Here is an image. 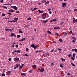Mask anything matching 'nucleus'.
Wrapping results in <instances>:
<instances>
[{"instance_id":"f257e3e1","label":"nucleus","mask_w":77,"mask_h":77,"mask_svg":"<svg viewBox=\"0 0 77 77\" xmlns=\"http://www.w3.org/2000/svg\"><path fill=\"white\" fill-rule=\"evenodd\" d=\"M47 17V14L45 13H43L42 16V19H45Z\"/></svg>"},{"instance_id":"f03ea898","label":"nucleus","mask_w":77,"mask_h":77,"mask_svg":"<svg viewBox=\"0 0 77 77\" xmlns=\"http://www.w3.org/2000/svg\"><path fill=\"white\" fill-rule=\"evenodd\" d=\"M31 47L33 48H38V46H37V45H35L34 44H32L31 45Z\"/></svg>"},{"instance_id":"7ed1b4c3","label":"nucleus","mask_w":77,"mask_h":77,"mask_svg":"<svg viewBox=\"0 0 77 77\" xmlns=\"http://www.w3.org/2000/svg\"><path fill=\"white\" fill-rule=\"evenodd\" d=\"M18 65H19V64H17L15 65V66L14 67V69H17V68L18 67Z\"/></svg>"},{"instance_id":"20e7f679","label":"nucleus","mask_w":77,"mask_h":77,"mask_svg":"<svg viewBox=\"0 0 77 77\" xmlns=\"http://www.w3.org/2000/svg\"><path fill=\"white\" fill-rule=\"evenodd\" d=\"M11 8H14V9H15V10H17V7L15 6H11Z\"/></svg>"},{"instance_id":"39448f33","label":"nucleus","mask_w":77,"mask_h":77,"mask_svg":"<svg viewBox=\"0 0 77 77\" xmlns=\"http://www.w3.org/2000/svg\"><path fill=\"white\" fill-rule=\"evenodd\" d=\"M14 60L15 62H18L19 60V58H15L14 59Z\"/></svg>"},{"instance_id":"423d86ee","label":"nucleus","mask_w":77,"mask_h":77,"mask_svg":"<svg viewBox=\"0 0 77 77\" xmlns=\"http://www.w3.org/2000/svg\"><path fill=\"white\" fill-rule=\"evenodd\" d=\"M11 74V71H8L7 73H6V74L7 75H9L10 74Z\"/></svg>"},{"instance_id":"0eeeda50","label":"nucleus","mask_w":77,"mask_h":77,"mask_svg":"<svg viewBox=\"0 0 77 77\" xmlns=\"http://www.w3.org/2000/svg\"><path fill=\"white\" fill-rule=\"evenodd\" d=\"M14 19L15 21L17 22V21L18 20V18H16V17H14Z\"/></svg>"},{"instance_id":"6e6552de","label":"nucleus","mask_w":77,"mask_h":77,"mask_svg":"<svg viewBox=\"0 0 77 77\" xmlns=\"http://www.w3.org/2000/svg\"><path fill=\"white\" fill-rule=\"evenodd\" d=\"M15 44H16V43H13L12 45L11 46L12 47H14V46H15Z\"/></svg>"},{"instance_id":"1a4fd4ad","label":"nucleus","mask_w":77,"mask_h":77,"mask_svg":"<svg viewBox=\"0 0 77 77\" xmlns=\"http://www.w3.org/2000/svg\"><path fill=\"white\" fill-rule=\"evenodd\" d=\"M44 70V69L42 68V69L40 70V71L41 72H43Z\"/></svg>"},{"instance_id":"9d476101","label":"nucleus","mask_w":77,"mask_h":77,"mask_svg":"<svg viewBox=\"0 0 77 77\" xmlns=\"http://www.w3.org/2000/svg\"><path fill=\"white\" fill-rule=\"evenodd\" d=\"M26 38H25L22 39L21 40H20L19 41H25Z\"/></svg>"},{"instance_id":"9b49d317","label":"nucleus","mask_w":77,"mask_h":77,"mask_svg":"<svg viewBox=\"0 0 77 77\" xmlns=\"http://www.w3.org/2000/svg\"><path fill=\"white\" fill-rule=\"evenodd\" d=\"M62 7H63L64 6H66V3H62Z\"/></svg>"},{"instance_id":"f8f14e48","label":"nucleus","mask_w":77,"mask_h":77,"mask_svg":"<svg viewBox=\"0 0 77 77\" xmlns=\"http://www.w3.org/2000/svg\"><path fill=\"white\" fill-rule=\"evenodd\" d=\"M32 67V68H34L35 69H36V65H33Z\"/></svg>"},{"instance_id":"ddd939ff","label":"nucleus","mask_w":77,"mask_h":77,"mask_svg":"<svg viewBox=\"0 0 77 77\" xmlns=\"http://www.w3.org/2000/svg\"><path fill=\"white\" fill-rule=\"evenodd\" d=\"M21 75H23L24 76H26V73H21Z\"/></svg>"},{"instance_id":"4468645a","label":"nucleus","mask_w":77,"mask_h":77,"mask_svg":"<svg viewBox=\"0 0 77 77\" xmlns=\"http://www.w3.org/2000/svg\"><path fill=\"white\" fill-rule=\"evenodd\" d=\"M72 50V51H75V52H77V49H73Z\"/></svg>"},{"instance_id":"2eb2a0df","label":"nucleus","mask_w":77,"mask_h":77,"mask_svg":"<svg viewBox=\"0 0 77 77\" xmlns=\"http://www.w3.org/2000/svg\"><path fill=\"white\" fill-rule=\"evenodd\" d=\"M76 22H77V19L75 20H73V24H74V23H76Z\"/></svg>"},{"instance_id":"dca6fc26","label":"nucleus","mask_w":77,"mask_h":77,"mask_svg":"<svg viewBox=\"0 0 77 77\" xmlns=\"http://www.w3.org/2000/svg\"><path fill=\"white\" fill-rule=\"evenodd\" d=\"M55 35H57V36H59V37H60V35H59V33L57 32H56L55 33Z\"/></svg>"},{"instance_id":"f3484780","label":"nucleus","mask_w":77,"mask_h":77,"mask_svg":"<svg viewBox=\"0 0 77 77\" xmlns=\"http://www.w3.org/2000/svg\"><path fill=\"white\" fill-rule=\"evenodd\" d=\"M19 30H20L19 31V33H23L22 31H21V29H19Z\"/></svg>"},{"instance_id":"a211bd4d","label":"nucleus","mask_w":77,"mask_h":77,"mask_svg":"<svg viewBox=\"0 0 77 77\" xmlns=\"http://www.w3.org/2000/svg\"><path fill=\"white\" fill-rule=\"evenodd\" d=\"M63 35L64 36H66V35H67V33H66V32H65Z\"/></svg>"},{"instance_id":"6ab92c4d","label":"nucleus","mask_w":77,"mask_h":77,"mask_svg":"<svg viewBox=\"0 0 77 77\" xmlns=\"http://www.w3.org/2000/svg\"><path fill=\"white\" fill-rule=\"evenodd\" d=\"M42 51V50H41V51H35V53H38V52H41Z\"/></svg>"},{"instance_id":"aec40b11","label":"nucleus","mask_w":77,"mask_h":77,"mask_svg":"<svg viewBox=\"0 0 77 77\" xmlns=\"http://www.w3.org/2000/svg\"><path fill=\"white\" fill-rule=\"evenodd\" d=\"M41 2L42 3H45V2H46V1H45L44 0H42L41 1Z\"/></svg>"},{"instance_id":"412c9836","label":"nucleus","mask_w":77,"mask_h":77,"mask_svg":"<svg viewBox=\"0 0 77 77\" xmlns=\"http://www.w3.org/2000/svg\"><path fill=\"white\" fill-rule=\"evenodd\" d=\"M14 11V10L12 9H10L9 10V12H12Z\"/></svg>"},{"instance_id":"4be33fe9","label":"nucleus","mask_w":77,"mask_h":77,"mask_svg":"<svg viewBox=\"0 0 77 77\" xmlns=\"http://www.w3.org/2000/svg\"><path fill=\"white\" fill-rule=\"evenodd\" d=\"M59 41L61 43H62V42H63V40H62V39H59Z\"/></svg>"},{"instance_id":"5701e85b","label":"nucleus","mask_w":77,"mask_h":77,"mask_svg":"<svg viewBox=\"0 0 77 77\" xmlns=\"http://www.w3.org/2000/svg\"><path fill=\"white\" fill-rule=\"evenodd\" d=\"M47 32L48 33H49V34H51V32L49 30H48Z\"/></svg>"},{"instance_id":"b1692460","label":"nucleus","mask_w":77,"mask_h":77,"mask_svg":"<svg viewBox=\"0 0 77 77\" xmlns=\"http://www.w3.org/2000/svg\"><path fill=\"white\" fill-rule=\"evenodd\" d=\"M27 20H31L32 18H31V17H28L27 19Z\"/></svg>"},{"instance_id":"393cba45","label":"nucleus","mask_w":77,"mask_h":77,"mask_svg":"<svg viewBox=\"0 0 77 77\" xmlns=\"http://www.w3.org/2000/svg\"><path fill=\"white\" fill-rule=\"evenodd\" d=\"M48 21V20H47L46 21H43V23H47V22Z\"/></svg>"},{"instance_id":"a878e982","label":"nucleus","mask_w":77,"mask_h":77,"mask_svg":"<svg viewBox=\"0 0 77 77\" xmlns=\"http://www.w3.org/2000/svg\"><path fill=\"white\" fill-rule=\"evenodd\" d=\"M17 38H20V37H21V35H17Z\"/></svg>"},{"instance_id":"bb28decb","label":"nucleus","mask_w":77,"mask_h":77,"mask_svg":"<svg viewBox=\"0 0 77 77\" xmlns=\"http://www.w3.org/2000/svg\"><path fill=\"white\" fill-rule=\"evenodd\" d=\"M48 3H49V1H48L45 3V5H47V4H48Z\"/></svg>"},{"instance_id":"cd10ccee","label":"nucleus","mask_w":77,"mask_h":77,"mask_svg":"<svg viewBox=\"0 0 77 77\" xmlns=\"http://www.w3.org/2000/svg\"><path fill=\"white\" fill-rule=\"evenodd\" d=\"M14 34L13 33H11V37H12V36H14Z\"/></svg>"},{"instance_id":"c85d7f7f","label":"nucleus","mask_w":77,"mask_h":77,"mask_svg":"<svg viewBox=\"0 0 77 77\" xmlns=\"http://www.w3.org/2000/svg\"><path fill=\"white\" fill-rule=\"evenodd\" d=\"M72 39H74V40L76 41V39H75V37H72Z\"/></svg>"},{"instance_id":"c756f323","label":"nucleus","mask_w":77,"mask_h":77,"mask_svg":"<svg viewBox=\"0 0 77 77\" xmlns=\"http://www.w3.org/2000/svg\"><path fill=\"white\" fill-rule=\"evenodd\" d=\"M5 31H8H8H9V29H8V28H6L5 29Z\"/></svg>"},{"instance_id":"7c9ffc66","label":"nucleus","mask_w":77,"mask_h":77,"mask_svg":"<svg viewBox=\"0 0 77 77\" xmlns=\"http://www.w3.org/2000/svg\"><path fill=\"white\" fill-rule=\"evenodd\" d=\"M5 15H6L5 14H4L3 13L2 14V17H5Z\"/></svg>"},{"instance_id":"2f4dec72","label":"nucleus","mask_w":77,"mask_h":77,"mask_svg":"<svg viewBox=\"0 0 77 77\" xmlns=\"http://www.w3.org/2000/svg\"><path fill=\"white\" fill-rule=\"evenodd\" d=\"M63 24H64V22H63L60 23V25H62Z\"/></svg>"},{"instance_id":"473e14b6","label":"nucleus","mask_w":77,"mask_h":77,"mask_svg":"<svg viewBox=\"0 0 77 77\" xmlns=\"http://www.w3.org/2000/svg\"><path fill=\"white\" fill-rule=\"evenodd\" d=\"M21 51H20V50H17V53H20Z\"/></svg>"},{"instance_id":"72a5a7b5","label":"nucleus","mask_w":77,"mask_h":77,"mask_svg":"<svg viewBox=\"0 0 77 77\" xmlns=\"http://www.w3.org/2000/svg\"><path fill=\"white\" fill-rule=\"evenodd\" d=\"M71 59L72 60H74V57H71Z\"/></svg>"},{"instance_id":"f704fd0d","label":"nucleus","mask_w":77,"mask_h":77,"mask_svg":"<svg viewBox=\"0 0 77 77\" xmlns=\"http://www.w3.org/2000/svg\"><path fill=\"white\" fill-rule=\"evenodd\" d=\"M61 60L62 61H63V62H65V59H63V58H61Z\"/></svg>"},{"instance_id":"c9c22d12","label":"nucleus","mask_w":77,"mask_h":77,"mask_svg":"<svg viewBox=\"0 0 77 77\" xmlns=\"http://www.w3.org/2000/svg\"><path fill=\"white\" fill-rule=\"evenodd\" d=\"M71 64L72 66H75V65L74 64H73L72 63H71Z\"/></svg>"},{"instance_id":"e433bc0d","label":"nucleus","mask_w":77,"mask_h":77,"mask_svg":"<svg viewBox=\"0 0 77 77\" xmlns=\"http://www.w3.org/2000/svg\"><path fill=\"white\" fill-rule=\"evenodd\" d=\"M71 54H69V55H68V57H70L71 56Z\"/></svg>"},{"instance_id":"4c0bfd02","label":"nucleus","mask_w":77,"mask_h":77,"mask_svg":"<svg viewBox=\"0 0 77 77\" xmlns=\"http://www.w3.org/2000/svg\"><path fill=\"white\" fill-rule=\"evenodd\" d=\"M2 76H5V75L4 73H3L2 74Z\"/></svg>"},{"instance_id":"58836bf2","label":"nucleus","mask_w":77,"mask_h":77,"mask_svg":"<svg viewBox=\"0 0 77 77\" xmlns=\"http://www.w3.org/2000/svg\"><path fill=\"white\" fill-rule=\"evenodd\" d=\"M24 55H25V56H28V57H29V55H27V54H24Z\"/></svg>"},{"instance_id":"ea45409f","label":"nucleus","mask_w":77,"mask_h":77,"mask_svg":"<svg viewBox=\"0 0 77 77\" xmlns=\"http://www.w3.org/2000/svg\"><path fill=\"white\" fill-rule=\"evenodd\" d=\"M57 49L59 51H61V50H62V49L60 48H57Z\"/></svg>"},{"instance_id":"a19ab883","label":"nucleus","mask_w":77,"mask_h":77,"mask_svg":"<svg viewBox=\"0 0 77 77\" xmlns=\"http://www.w3.org/2000/svg\"><path fill=\"white\" fill-rule=\"evenodd\" d=\"M69 33H70V34H72V31H70Z\"/></svg>"},{"instance_id":"79ce46f5","label":"nucleus","mask_w":77,"mask_h":77,"mask_svg":"<svg viewBox=\"0 0 77 77\" xmlns=\"http://www.w3.org/2000/svg\"><path fill=\"white\" fill-rule=\"evenodd\" d=\"M47 54H45L43 55V56H44V57H46V56H47Z\"/></svg>"},{"instance_id":"37998d69","label":"nucleus","mask_w":77,"mask_h":77,"mask_svg":"<svg viewBox=\"0 0 77 77\" xmlns=\"http://www.w3.org/2000/svg\"><path fill=\"white\" fill-rule=\"evenodd\" d=\"M15 47H16V48H18V45H16Z\"/></svg>"},{"instance_id":"c03bdc74","label":"nucleus","mask_w":77,"mask_h":77,"mask_svg":"<svg viewBox=\"0 0 77 77\" xmlns=\"http://www.w3.org/2000/svg\"><path fill=\"white\" fill-rule=\"evenodd\" d=\"M22 68L23 67L21 66L20 67V68L19 69V70H20V69H22Z\"/></svg>"},{"instance_id":"a18cd8bd","label":"nucleus","mask_w":77,"mask_h":77,"mask_svg":"<svg viewBox=\"0 0 77 77\" xmlns=\"http://www.w3.org/2000/svg\"><path fill=\"white\" fill-rule=\"evenodd\" d=\"M51 66H54V64L53 63H52L51 64Z\"/></svg>"},{"instance_id":"49530a36","label":"nucleus","mask_w":77,"mask_h":77,"mask_svg":"<svg viewBox=\"0 0 77 77\" xmlns=\"http://www.w3.org/2000/svg\"><path fill=\"white\" fill-rule=\"evenodd\" d=\"M60 67H61V68H63V66L62 65V64H60Z\"/></svg>"},{"instance_id":"de8ad7c7","label":"nucleus","mask_w":77,"mask_h":77,"mask_svg":"<svg viewBox=\"0 0 77 77\" xmlns=\"http://www.w3.org/2000/svg\"><path fill=\"white\" fill-rule=\"evenodd\" d=\"M43 12H44V11H40V13L41 14L42 13H43Z\"/></svg>"},{"instance_id":"09e8293b","label":"nucleus","mask_w":77,"mask_h":77,"mask_svg":"<svg viewBox=\"0 0 77 77\" xmlns=\"http://www.w3.org/2000/svg\"><path fill=\"white\" fill-rule=\"evenodd\" d=\"M6 69H3V72H5V71H6Z\"/></svg>"},{"instance_id":"8fccbe9b","label":"nucleus","mask_w":77,"mask_h":77,"mask_svg":"<svg viewBox=\"0 0 77 77\" xmlns=\"http://www.w3.org/2000/svg\"><path fill=\"white\" fill-rule=\"evenodd\" d=\"M8 15H12V14L11 13H8Z\"/></svg>"},{"instance_id":"3c124183","label":"nucleus","mask_w":77,"mask_h":77,"mask_svg":"<svg viewBox=\"0 0 77 77\" xmlns=\"http://www.w3.org/2000/svg\"><path fill=\"white\" fill-rule=\"evenodd\" d=\"M52 20L53 21H56V20L55 19H52Z\"/></svg>"},{"instance_id":"603ef678","label":"nucleus","mask_w":77,"mask_h":77,"mask_svg":"<svg viewBox=\"0 0 77 77\" xmlns=\"http://www.w3.org/2000/svg\"><path fill=\"white\" fill-rule=\"evenodd\" d=\"M67 75H71V73H69L67 74Z\"/></svg>"},{"instance_id":"864d4df0","label":"nucleus","mask_w":77,"mask_h":77,"mask_svg":"<svg viewBox=\"0 0 77 77\" xmlns=\"http://www.w3.org/2000/svg\"><path fill=\"white\" fill-rule=\"evenodd\" d=\"M4 8H5V9H8V8L6 6H4Z\"/></svg>"},{"instance_id":"5fc2aeb1","label":"nucleus","mask_w":77,"mask_h":77,"mask_svg":"<svg viewBox=\"0 0 77 77\" xmlns=\"http://www.w3.org/2000/svg\"><path fill=\"white\" fill-rule=\"evenodd\" d=\"M54 49H53L52 50H51V53H52V52H53V51H54Z\"/></svg>"},{"instance_id":"6e6d98bb","label":"nucleus","mask_w":77,"mask_h":77,"mask_svg":"<svg viewBox=\"0 0 77 77\" xmlns=\"http://www.w3.org/2000/svg\"><path fill=\"white\" fill-rule=\"evenodd\" d=\"M34 11H35V10H36V9H37V8H34Z\"/></svg>"},{"instance_id":"4d7b16f0","label":"nucleus","mask_w":77,"mask_h":77,"mask_svg":"<svg viewBox=\"0 0 77 77\" xmlns=\"http://www.w3.org/2000/svg\"><path fill=\"white\" fill-rule=\"evenodd\" d=\"M12 22H16V23H17L16 21L14 20H12Z\"/></svg>"},{"instance_id":"13d9d810","label":"nucleus","mask_w":77,"mask_h":77,"mask_svg":"<svg viewBox=\"0 0 77 77\" xmlns=\"http://www.w3.org/2000/svg\"><path fill=\"white\" fill-rule=\"evenodd\" d=\"M1 3H3V0L0 1Z\"/></svg>"},{"instance_id":"bf43d9fd","label":"nucleus","mask_w":77,"mask_h":77,"mask_svg":"<svg viewBox=\"0 0 77 77\" xmlns=\"http://www.w3.org/2000/svg\"><path fill=\"white\" fill-rule=\"evenodd\" d=\"M74 11H75V12H77V9H74Z\"/></svg>"},{"instance_id":"052dcab7","label":"nucleus","mask_w":77,"mask_h":77,"mask_svg":"<svg viewBox=\"0 0 77 77\" xmlns=\"http://www.w3.org/2000/svg\"><path fill=\"white\" fill-rule=\"evenodd\" d=\"M29 72H30V73H32V70H30L29 71Z\"/></svg>"},{"instance_id":"680f3d73","label":"nucleus","mask_w":77,"mask_h":77,"mask_svg":"<svg viewBox=\"0 0 77 77\" xmlns=\"http://www.w3.org/2000/svg\"><path fill=\"white\" fill-rule=\"evenodd\" d=\"M8 60H9V61H11V58H9L8 59Z\"/></svg>"},{"instance_id":"e2e57ef3","label":"nucleus","mask_w":77,"mask_h":77,"mask_svg":"<svg viewBox=\"0 0 77 77\" xmlns=\"http://www.w3.org/2000/svg\"><path fill=\"white\" fill-rule=\"evenodd\" d=\"M24 64H23L22 66H21L23 68V66H24Z\"/></svg>"},{"instance_id":"0e129e2a","label":"nucleus","mask_w":77,"mask_h":77,"mask_svg":"<svg viewBox=\"0 0 77 77\" xmlns=\"http://www.w3.org/2000/svg\"><path fill=\"white\" fill-rule=\"evenodd\" d=\"M26 51H28V50H29V48H26Z\"/></svg>"},{"instance_id":"69168bd1","label":"nucleus","mask_w":77,"mask_h":77,"mask_svg":"<svg viewBox=\"0 0 77 77\" xmlns=\"http://www.w3.org/2000/svg\"><path fill=\"white\" fill-rule=\"evenodd\" d=\"M53 20H51L50 21V23H52V22H53Z\"/></svg>"},{"instance_id":"338daca9","label":"nucleus","mask_w":77,"mask_h":77,"mask_svg":"<svg viewBox=\"0 0 77 77\" xmlns=\"http://www.w3.org/2000/svg\"><path fill=\"white\" fill-rule=\"evenodd\" d=\"M2 40H5V38H2Z\"/></svg>"},{"instance_id":"774afa93","label":"nucleus","mask_w":77,"mask_h":77,"mask_svg":"<svg viewBox=\"0 0 77 77\" xmlns=\"http://www.w3.org/2000/svg\"><path fill=\"white\" fill-rule=\"evenodd\" d=\"M57 42L56 41H54L53 42V43H56Z\"/></svg>"}]
</instances>
